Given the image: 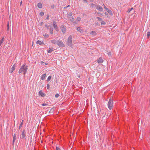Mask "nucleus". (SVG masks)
I'll return each instance as SVG.
<instances>
[{
	"mask_svg": "<svg viewBox=\"0 0 150 150\" xmlns=\"http://www.w3.org/2000/svg\"><path fill=\"white\" fill-rule=\"evenodd\" d=\"M28 69V66L26 65L25 64H23L20 68L18 71V73L21 74L23 73L25 75L27 72Z\"/></svg>",
	"mask_w": 150,
	"mask_h": 150,
	"instance_id": "1",
	"label": "nucleus"
},
{
	"mask_svg": "<svg viewBox=\"0 0 150 150\" xmlns=\"http://www.w3.org/2000/svg\"><path fill=\"white\" fill-rule=\"evenodd\" d=\"M108 105L110 110L112 108V100L111 98L109 99V101L108 103Z\"/></svg>",
	"mask_w": 150,
	"mask_h": 150,
	"instance_id": "2",
	"label": "nucleus"
},
{
	"mask_svg": "<svg viewBox=\"0 0 150 150\" xmlns=\"http://www.w3.org/2000/svg\"><path fill=\"white\" fill-rule=\"evenodd\" d=\"M72 42V38L71 36H69L68 39L67 40V44L69 46H70V45L71 44V43Z\"/></svg>",
	"mask_w": 150,
	"mask_h": 150,
	"instance_id": "3",
	"label": "nucleus"
},
{
	"mask_svg": "<svg viewBox=\"0 0 150 150\" xmlns=\"http://www.w3.org/2000/svg\"><path fill=\"white\" fill-rule=\"evenodd\" d=\"M25 129L23 130L21 134V139H26L25 138L26 135L25 134Z\"/></svg>",
	"mask_w": 150,
	"mask_h": 150,
	"instance_id": "4",
	"label": "nucleus"
},
{
	"mask_svg": "<svg viewBox=\"0 0 150 150\" xmlns=\"http://www.w3.org/2000/svg\"><path fill=\"white\" fill-rule=\"evenodd\" d=\"M39 95L42 97H44L46 96V94L45 93L42 92V91H39Z\"/></svg>",
	"mask_w": 150,
	"mask_h": 150,
	"instance_id": "5",
	"label": "nucleus"
},
{
	"mask_svg": "<svg viewBox=\"0 0 150 150\" xmlns=\"http://www.w3.org/2000/svg\"><path fill=\"white\" fill-rule=\"evenodd\" d=\"M97 61L98 63L100 64L103 62V60L101 57H100L97 60Z\"/></svg>",
	"mask_w": 150,
	"mask_h": 150,
	"instance_id": "6",
	"label": "nucleus"
},
{
	"mask_svg": "<svg viewBox=\"0 0 150 150\" xmlns=\"http://www.w3.org/2000/svg\"><path fill=\"white\" fill-rule=\"evenodd\" d=\"M57 44L58 46L61 47H63L64 46L63 43L61 41H58L57 42Z\"/></svg>",
	"mask_w": 150,
	"mask_h": 150,
	"instance_id": "7",
	"label": "nucleus"
},
{
	"mask_svg": "<svg viewBox=\"0 0 150 150\" xmlns=\"http://www.w3.org/2000/svg\"><path fill=\"white\" fill-rule=\"evenodd\" d=\"M53 25L54 27L55 28V30L57 31H58V28L57 27L56 23L55 22H53Z\"/></svg>",
	"mask_w": 150,
	"mask_h": 150,
	"instance_id": "8",
	"label": "nucleus"
},
{
	"mask_svg": "<svg viewBox=\"0 0 150 150\" xmlns=\"http://www.w3.org/2000/svg\"><path fill=\"white\" fill-rule=\"evenodd\" d=\"M96 8L100 11H103V9L100 6H98L96 7Z\"/></svg>",
	"mask_w": 150,
	"mask_h": 150,
	"instance_id": "9",
	"label": "nucleus"
},
{
	"mask_svg": "<svg viewBox=\"0 0 150 150\" xmlns=\"http://www.w3.org/2000/svg\"><path fill=\"white\" fill-rule=\"evenodd\" d=\"M16 134H14L13 136L12 144L14 145V144L15 141L16 139Z\"/></svg>",
	"mask_w": 150,
	"mask_h": 150,
	"instance_id": "10",
	"label": "nucleus"
},
{
	"mask_svg": "<svg viewBox=\"0 0 150 150\" xmlns=\"http://www.w3.org/2000/svg\"><path fill=\"white\" fill-rule=\"evenodd\" d=\"M103 5L104 6L105 9L106 10L107 12H108L109 13H110V14H112L111 11L109 10L108 8H106V7H105V6L104 4H103Z\"/></svg>",
	"mask_w": 150,
	"mask_h": 150,
	"instance_id": "11",
	"label": "nucleus"
},
{
	"mask_svg": "<svg viewBox=\"0 0 150 150\" xmlns=\"http://www.w3.org/2000/svg\"><path fill=\"white\" fill-rule=\"evenodd\" d=\"M55 49H54L53 47H49V50H48V52L49 53H51Z\"/></svg>",
	"mask_w": 150,
	"mask_h": 150,
	"instance_id": "12",
	"label": "nucleus"
},
{
	"mask_svg": "<svg viewBox=\"0 0 150 150\" xmlns=\"http://www.w3.org/2000/svg\"><path fill=\"white\" fill-rule=\"evenodd\" d=\"M15 64L13 65L11 69L10 70V72H11V73L12 72H13V71L15 69V66H14Z\"/></svg>",
	"mask_w": 150,
	"mask_h": 150,
	"instance_id": "13",
	"label": "nucleus"
},
{
	"mask_svg": "<svg viewBox=\"0 0 150 150\" xmlns=\"http://www.w3.org/2000/svg\"><path fill=\"white\" fill-rule=\"evenodd\" d=\"M61 30L62 32L63 33H65L66 30V28L64 26L61 27Z\"/></svg>",
	"mask_w": 150,
	"mask_h": 150,
	"instance_id": "14",
	"label": "nucleus"
},
{
	"mask_svg": "<svg viewBox=\"0 0 150 150\" xmlns=\"http://www.w3.org/2000/svg\"><path fill=\"white\" fill-rule=\"evenodd\" d=\"M72 12H70L69 13V14L67 15V17L69 18H71V17H72Z\"/></svg>",
	"mask_w": 150,
	"mask_h": 150,
	"instance_id": "15",
	"label": "nucleus"
},
{
	"mask_svg": "<svg viewBox=\"0 0 150 150\" xmlns=\"http://www.w3.org/2000/svg\"><path fill=\"white\" fill-rule=\"evenodd\" d=\"M4 40V37H3L1 40L0 41V46H2L1 44Z\"/></svg>",
	"mask_w": 150,
	"mask_h": 150,
	"instance_id": "16",
	"label": "nucleus"
},
{
	"mask_svg": "<svg viewBox=\"0 0 150 150\" xmlns=\"http://www.w3.org/2000/svg\"><path fill=\"white\" fill-rule=\"evenodd\" d=\"M46 74H44L41 76V79L42 80H44L45 79L46 77Z\"/></svg>",
	"mask_w": 150,
	"mask_h": 150,
	"instance_id": "17",
	"label": "nucleus"
},
{
	"mask_svg": "<svg viewBox=\"0 0 150 150\" xmlns=\"http://www.w3.org/2000/svg\"><path fill=\"white\" fill-rule=\"evenodd\" d=\"M38 7L40 8L42 7V5L40 3H39L38 4Z\"/></svg>",
	"mask_w": 150,
	"mask_h": 150,
	"instance_id": "18",
	"label": "nucleus"
},
{
	"mask_svg": "<svg viewBox=\"0 0 150 150\" xmlns=\"http://www.w3.org/2000/svg\"><path fill=\"white\" fill-rule=\"evenodd\" d=\"M76 30L80 33H81L82 32V30L80 27L77 28Z\"/></svg>",
	"mask_w": 150,
	"mask_h": 150,
	"instance_id": "19",
	"label": "nucleus"
},
{
	"mask_svg": "<svg viewBox=\"0 0 150 150\" xmlns=\"http://www.w3.org/2000/svg\"><path fill=\"white\" fill-rule=\"evenodd\" d=\"M90 34H91L93 35H95L96 34V33L95 31H92Z\"/></svg>",
	"mask_w": 150,
	"mask_h": 150,
	"instance_id": "20",
	"label": "nucleus"
},
{
	"mask_svg": "<svg viewBox=\"0 0 150 150\" xmlns=\"http://www.w3.org/2000/svg\"><path fill=\"white\" fill-rule=\"evenodd\" d=\"M107 54L109 57H112L111 52H107Z\"/></svg>",
	"mask_w": 150,
	"mask_h": 150,
	"instance_id": "21",
	"label": "nucleus"
},
{
	"mask_svg": "<svg viewBox=\"0 0 150 150\" xmlns=\"http://www.w3.org/2000/svg\"><path fill=\"white\" fill-rule=\"evenodd\" d=\"M49 30L51 34H53V29L52 28H50V29Z\"/></svg>",
	"mask_w": 150,
	"mask_h": 150,
	"instance_id": "22",
	"label": "nucleus"
},
{
	"mask_svg": "<svg viewBox=\"0 0 150 150\" xmlns=\"http://www.w3.org/2000/svg\"><path fill=\"white\" fill-rule=\"evenodd\" d=\"M36 43L37 44H39V45H41L42 44V42H41L40 40H38L37 41Z\"/></svg>",
	"mask_w": 150,
	"mask_h": 150,
	"instance_id": "23",
	"label": "nucleus"
},
{
	"mask_svg": "<svg viewBox=\"0 0 150 150\" xmlns=\"http://www.w3.org/2000/svg\"><path fill=\"white\" fill-rule=\"evenodd\" d=\"M47 88L48 90H50V85L49 84H47Z\"/></svg>",
	"mask_w": 150,
	"mask_h": 150,
	"instance_id": "24",
	"label": "nucleus"
},
{
	"mask_svg": "<svg viewBox=\"0 0 150 150\" xmlns=\"http://www.w3.org/2000/svg\"><path fill=\"white\" fill-rule=\"evenodd\" d=\"M23 120H22V121L19 127V129L22 127V125H23Z\"/></svg>",
	"mask_w": 150,
	"mask_h": 150,
	"instance_id": "25",
	"label": "nucleus"
},
{
	"mask_svg": "<svg viewBox=\"0 0 150 150\" xmlns=\"http://www.w3.org/2000/svg\"><path fill=\"white\" fill-rule=\"evenodd\" d=\"M51 78H52V76H49L47 78V81H50L51 79Z\"/></svg>",
	"mask_w": 150,
	"mask_h": 150,
	"instance_id": "26",
	"label": "nucleus"
},
{
	"mask_svg": "<svg viewBox=\"0 0 150 150\" xmlns=\"http://www.w3.org/2000/svg\"><path fill=\"white\" fill-rule=\"evenodd\" d=\"M150 36V32L149 31L147 33V37L148 38H149Z\"/></svg>",
	"mask_w": 150,
	"mask_h": 150,
	"instance_id": "27",
	"label": "nucleus"
},
{
	"mask_svg": "<svg viewBox=\"0 0 150 150\" xmlns=\"http://www.w3.org/2000/svg\"><path fill=\"white\" fill-rule=\"evenodd\" d=\"M81 20V18L80 17H77L76 20L78 21H80Z\"/></svg>",
	"mask_w": 150,
	"mask_h": 150,
	"instance_id": "28",
	"label": "nucleus"
},
{
	"mask_svg": "<svg viewBox=\"0 0 150 150\" xmlns=\"http://www.w3.org/2000/svg\"><path fill=\"white\" fill-rule=\"evenodd\" d=\"M44 13L43 12H40V15L41 16H43L44 15Z\"/></svg>",
	"mask_w": 150,
	"mask_h": 150,
	"instance_id": "29",
	"label": "nucleus"
},
{
	"mask_svg": "<svg viewBox=\"0 0 150 150\" xmlns=\"http://www.w3.org/2000/svg\"><path fill=\"white\" fill-rule=\"evenodd\" d=\"M69 20L70 21H74V18L72 17H71L69 18Z\"/></svg>",
	"mask_w": 150,
	"mask_h": 150,
	"instance_id": "30",
	"label": "nucleus"
},
{
	"mask_svg": "<svg viewBox=\"0 0 150 150\" xmlns=\"http://www.w3.org/2000/svg\"><path fill=\"white\" fill-rule=\"evenodd\" d=\"M43 36L46 38H48L49 37L48 35L47 34H45V35H43Z\"/></svg>",
	"mask_w": 150,
	"mask_h": 150,
	"instance_id": "31",
	"label": "nucleus"
},
{
	"mask_svg": "<svg viewBox=\"0 0 150 150\" xmlns=\"http://www.w3.org/2000/svg\"><path fill=\"white\" fill-rule=\"evenodd\" d=\"M101 23L102 25H105V22L104 21H102L101 22Z\"/></svg>",
	"mask_w": 150,
	"mask_h": 150,
	"instance_id": "32",
	"label": "nucleus"
},
{
	"mask_svg": "<svg viewBox=\"0 0 150 150\" xmlns=\"http://www.w3.org/2000/svg\"><path fill=\"white\" fill-rule=\"evenodd\" d=\"M59 96V94L58 93H56L55 95V97L56 98H57Z\"/></svg>",
	"mask_w": 150,
	"mask_h": 150,
	"instance_id": "33",
	"label": "nucleus"
},
{
	"mask_svg": "<svg viewBox=\"0 0 150 150\" xmlns=\"http://www.w3.org/2000/svg\"><path fill=\"white\" fill-rule=\"evenodd\" d=\"M97 18L98 19V20L99 21H102V19L101 18L99 17H97Z\"/></svg>",
	"mask_w": 150,
	"mask_h": 150,
	"instance_id": "34",
	"label": "nucleus"
},
{
	"mask_svg": "<svg viewBox=\"0 0 150 150\" xmlns=\"http://www.w3.org/2000/svg\"><path fill=\"white\" fill-rule=\"evenodd\" d=\"M42 106H47V104H46V103H42Z\"/></svg>",
	"mask_w": 150,
	"mask_h": 150,
	"instance_id": "35",
	"label": "nucleus"
},
{
	"mask_svg": "<svg viewBox=\"0 0 150 150\" xmlns=\"http://www.w3.org/2000/svg\"><path fill=\"white\" fill-rule=\"evenodd\" d=\"M9 23L8 22V24H7V30H9Z\"/></svg>",
	"mask_w": 150,
	"mask_h": 150,
	"instance_id": "36",
	"label": "nucleus"
},
{
	"mask_svg": "<svg viewBox=\"0 0 150 150\" xmlns=\"http://www.w3.org/2000/svg\"><path fill=\"white\" fill-rule=\"evenodd\" d=\"M91 6L92 7H93L95 6V5L94 4L92 3L91 4Z\"/></svg>",
	"mask_w": 150,
	"mask_h": 150,
	"instance_id": "37",
	"label": "nucleus"
},
{
	"mask_svg": "<svg viewBox=\"0 0 150 150\" xmlns=\"http://www.w3.org/2000/svg\"><path fill=\"white\" fill-rule=\"evenodd\" d=\"M56 150H60V149L59 147L57 146L56 147Z\"/></svg>",
	"mask_w": 150,
	"mask_h": 150,
	"instance_id": "38",
	"label": "nucleus"
},
{
	"mask_svg": "<svg viewBox=\"0 0 150 150\" xmlns=\"http://www.w3.org/2000/svg\"><path fill=\"white\" fill-rule=\"evenodd\" d=\"M52 43H53V44H55L56 43L55 41L54 40H52Z\"/></svg>",
	"mask_w": 150,
	"mask_h": 150,
	"instance_id": "39",
	"label": "nucleus"
},
{
	"mask_svg": "<svg viewBox=\"0 0 150 150\" xmlns=\"http://www.w3.org/2000/svg\"><path fill=\"white\" fill-rule=\"evenodd\" d=\"M83 1L85 3L87 2V0H83Z\"/></svg>",
	"mask_w": 150,
	"mask_h": 150,
	"instance_id": "40",
	"label": "nucleus"
},
{
	"mask_svg": "<svg viewBox=\"0 0 150 150\" xmlns=\"http://www.w3.org/2000/svg\"><path fill=\"white\" fill-rule=\"evenodd\" d=\"M45 27H46L47 28V29H48V27H49L48 26V25H45Z\"/></svg>",
	"mask_w": 150,
	"mask_h": 150,
	"instance_id": "41",
	"label": "nucleus"
},
{
	"mask_svg": "<svg viewBox=\"0 0 150 150\" xmlns=\"http://www.w3.org/2000/svg\"><path fill=\"white\" fill-rule=\"evenodd\" d=\"M133 8H132L130 9V10H129V12H130V11L132 10H133Z\"/></svg>",
	"mask_w": 150,
	"mask_h": 150,
	"instance_id": "42",
	"label": "nucleus"
},
{
	"mask_svg": "<svg viewBox=\"0 0 150 150\" xmlns=\"http://www.w3.org/2000/svg\"><path fill=\"white\" fill-rule=\"evenodd\" d=\"M49 15H48V16H47V17L46 18V19H49Z\"/></svg>",
	"mask_w": 150,
	"mask_h": 150,
	"instance_id": "43",
	"label": "nucleus"
},
{
	"mask_svg": "<svg viewBox=\"0 0 150 150\" xmlns=\"http://www.w3.org/2000/svg\"><path fill=\"white\" fill-rule=\"evenodd\" d=\"M70 6V5H68L67 6V7H64V8H67V7H69Z\"/></svg>",
	"mask_w": 150,
	"mask_h": 150,
	"instance_id": "44",
	"label": "nucleus"
},
{
	"mask_svg": "<svg viewBox=\"0 0 150 150\" xmlns=\"http://www.w3.org/2000/svg\"><path fill=\"white\" fill-rule=\"evenodd\" d=\"M89 0L91 2H93L94 1V0Z\"/></svg>",
	"mask_w": 150,
	"mask_h": 150,
	"instance_id": "45",
	"label": "nucleus"
},
{
	"mask_svg": "<svg viewBox=\"0 0 150 150\" xmlns=\"http://www.w3.org/2000/svg\"><path fill=\"white\" fill-rule=\"evenodd\" d=\"M22 4V1H21L20 2V5H21Z\"/></svg>",
	"mask_w": 150,
	"mask_h": 150,
	"instance_id": "46",
	"label": "nucleus"
},
{
	"mask_svg": "<svg viewBox=\"0 0 150 150\" xmlns=\"http://www.w3.org/2000/svg\"><path fill=\"white\" fill-rule=\"evenodd\" d=\"M45 64L46 65H47V64H48V63H45Z\"/></svg>",
	"mask_w": 150,
	"mask_h": 150,
	"instance_id": "47",
	"label": "nucleus"
},
{
	"mask_svg": "<svg viewBox=\"0 0 150 150\" xmlns=\"http://www.w3.org/2000/svg\"><path fill=\"white\" fill-rule=\"evenodd\" d=\"M43 22H41V25H42V24H43Z\"/></svg>",
	"mask_w": 150,
	"mask_h": 150,
	"instance_id": "48",
	"label": "nucleus"
},
{
	"mask_svg": "<svg viewBox=\"0 0 150 150\" xmlns=\"http://www.w3.org/2000/svg\"><path fill=\"white\" fill-rule=\"evenodd\" d=\"M105 15H107V14L106 13H105Z\"/></svg>",
	"mask_w": 150,
	"mask_h": 150,
	"instance_id": "49",
	"label": "nucleus"
},
{
	"mask_svg": "<svg viewBox=\"0 0 150 150\" xmlns=\"http://www.w3.org/2000/svg\"><path fill=\"white\" fill-rule=\"evenodd\" d=\"M52 110H51L50 111V112H51V111H52Z\"/></svg>",
	"mask_w": 150,
	"mask_h": 150,
	"instance_id": "50",
	"label": "nucleus"
}]
</instances>
